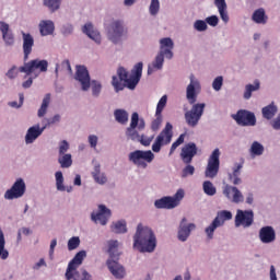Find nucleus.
<instances>
[{
  "label": "nucleus",
  "mask_w": 280,
  "mask_h": 280,
  "mask_svg": "<svg viewBox=\"0 0 280 280\" xmlns=\"http://www.w3.org/2000/svg\"><path fill=\"white\" fill-rule=\"evenodd\" d=\"M133 248L138 253H154L156 250V234L152 228L139 223L133 234Z\"/></svg>",
  "instance_id": "1"
},
{
  "label": "nucleus",
  "mask_w": 280,
  "mask_h": 280,
  "mask_svg": "<svg viewBox=\"0 0 280 280\" xmlns=\"http://www.w3.org/2000/svg\"><path fill=\"white\" fill-rule=\"evenodd\" d=\"M106 36L113 45H121L128 38V27L124 20H113L106 28Z\"/></svg>",
  "instance_id": "2"
},
{
  "label": "nucleus",
  "mask_w": 280,
  "mask_h": 280,
  "mask_svg": "<svg viewBox=\"0 0 280 280\" xmlns=\"http://www.w3.org/2000/svg\"><path fill=\"white\" fill-rule=\"evenodd\" d=\"M145 130V119L139 118V113L133 112L131 114L130 124L125 129V137L127 141H139V132H143Z\"/></svg>",
  "instance_id": "3"
},
{
  "label": "nucleus",
  "mask_w": 280,
  "mask_h": 280,
  "mask_svg": "<svg viewBox=\"0 0 280 280\" xmlns=\"http://www.w3.org/2000/svg\"><path fill=\"white\" fill-rule=\"evenodd\" d=\"M155 159L154 152L150 150H136L128 154L129 163H132L139 170H148V165Z\"/></svg>",
  "instance_id": "4"
},
{
  "label": "nucleus",
  "mask_w": 280,
  "mask_h": 280,
  "mask_svg": "<svg viewBox=\"0 0 280 280\" xmlns=\"http://www.w3.org/2000/svg\"><path fill=\"white\" fill-rule=\"evenodd\" d=\"M47 69H49V61L45 59H33L21 66L19 71L20 73H26L25 78H27V75L37 78L40 73H47Z\"/></svg>",
  "instance_id": "5"
},
{
  "label": "nucleus",
  "mask_w": 280,
  "mask_h": 280,
  "mask_svg": "<svg viewBox=\"0 0 280 280\" xmlns=\"http://www.w3.org/2000/svg\"><path fill=\"white\" fill-rule=\"evenodd\" d=\"M191 108L184 114L185 121L189 128H196L205 115V108L207 104L205 103H194L190 104Z\"/></svg>",
  "instance_id": "6"
},
{
  "label": "nucleus",
  "mask_w": 280,
  "mask_h": 280,
  "mask_svg": "<svg viewBox=\"0 0 280 280\" xmlns=\"http://www.w3.org/2000/svg\"><path fill=\"white\" fill-rule=\"evenodd\" d=\"M189 83L186 86V100L188 104H196L198 95L202 93V83L194 73L188 77Z\"/></svg>",
  "instance_id": "7"
},
{
  "label": "nucleus",
  "mask_w": 280,
  "mask_h": 280,
  "mask_svg": "<svg viewBox=\"0 0 280 280\" xmlns=\"http://www.w3.org/2000/svg\"><path fill=\"white\" fill-rule=\"evenodd\" d=\"M185 198V190L179 188L172 197H162L154 201L155 209H176L180 205V200Z\"/></svg>",
  "instance_id": "8"
},
{
  "label": "nucleus",
  "mask_w": 280,
  "mask_h": 280,
  "mask_svg": "<svg viewBox=\"0 0 280 280\" xmlns=\"http://www.w3.org/2000/svg\"><path fill=\"white\" fill-rule=\"evenodd\" d=\"M173 128L172 124L166 122L165 128L159 133L152 144V152L159 153L163 145H170L172 143V137H174L172 132Z\"/></svg>",
  "instance_id": "9"
},
{
  "label": "nucleus",
  "mask_w": 280,
  "mask_h": 280,
  "mask_svg": "<svg viewBox=\"0 0 280 280\" xmlns=\"http://www.w3.org/2000/svg\"><path fill=\"white\" fill-rule=\"evenodd\" d=\"M25 191H27V185L25 184V179L18 178L10 189L4 192L5 200H19V198H23L25 196Z\"/></svg>",
  "instance_id": "10"
},
{
  "label": "nucleus",
  "mask_w": 280,
  "mask_h": 280,
  "mask_svg": "<svg viewBox=\"0 0 280 280\" xmlns=\"http://www.w3.org/2000/svg\"><path fill=\"white\" fill-rule=\"evenodd\" d=\"M220 172V149H214L208 159L205 176L206 178H215Z\"/></svg>",
  "instance_id": "11"
},
{
  "label": "nucleus",
  "mask_w": 280,
  "mask_h": 280,
  "mask_svg": "<svg viewBox=\"0 0 280 280\" xmlns=\"http://www.w3.org/2000/svg\"><path fill=\"white\" fill-rule=\"evenodd\" d=\"M196 229H198L196 223L189 222V220L186 217L182 218V220L179 221V224L177 226L178 242H183V243L187 242V240H189V237H191V233H194V231H196Z\"/></svg>",
  "instance_id": "12"
},
{
  "label": "nucleus",
  "mask_w": 280,
  "mask_h": 280,
  "mask_svg": "<svg viewBox=\"0 0 280 280\" xmlns=\"http://www.w3.org/2000/svg\"><path fill=\"white\" fill-rule=\"evenodd\" d=\"M231 117L236 121L237 126H257V117L255 116V113L250 110L240 109L236 114H232Z\"/></svg>",
  "instance_id": "13"
},
{
  "label": "nucleus",
  "mask_w": 280,
  "mask_h": 280,
  "mask_svg": "<svg viewBox=\"0 0 280 280\" xmlns=\"http://www.w3.org/2000/svg\"><path fill=\"white\" fill-rule=\"evenodd\" d=\"M90 218L94 224L106 226V224H108V220L113 218V211L106 207V205H98L97 211H93Z\"/></svg>",
  "instance_id": "14"
},
{
  "label": "nucleus",
  "mask_w": 280,
  "mask_h": 280,
  "mask_svg": "<svg viewBox=\"0 0 280 280\" xmlns=\"http://www.w3.org/2000/svg\"><path fill=\"white\" fill-rule=\"evenodd\" d=\"M255 222V212L253 210H236L234 224L236 229L243 226V229H250Z\"/></svg>",
  "instance_id": "15"
},
{
  "label": "nucleus",
  "mask_w": 280,
  "mask_h": 280,
  "mask_svg": "<svg viewBox=\"0 0 280 280\" xmlns=\"http://www.w3.org/2000/svg\"><path fill=\"white\" fill-rule=\"evenodd\" d=\"M74 80L81 84V91L84 93L91 89V74L86 66H77Z\"/></svg>",
  "instance_id": "16"
},
{
  "label": "nucleus",
  "mask_w": 280,
  "mask_h": 280,
  "mask_svg": "<svg viewBox=\"0 0 280 280\" xmlns=\"http://www.w3.org/2000/svg\"><path fill=\"white\" fill-rule=\"evenodd\" d=\"M142 73L143 62H138L131 70L129 78L125 81V86L130 91H135L137 89V84L141 81Z\"/></svg>",
  "instance_id": "17"
},
{
  "label": "nucleus",
  "mask_w": 280,
  "mask_h": 280,
  "mask_svg": "<svg viewBox=\"0 0 280 280\" xmlns=\"http://www.w3.org/2000/svg\"><path fill=\"white\" fill-rule=\"evenodd\" d=\"M223 196L233 205H242L244 202V192L233 185L228 184L223 187Z\"/></svg>",
  "instance_id": "18"
},
{
  "label": "nucleus",
  "mask_w": 280,
  "mask_h": 280,
  "mask_svg": "<svg viewBox=\"0 0 280 280\" xmlns=\"http://www.w3.org/2000/svg\"><path fill=\"white\" fill-rule=\"evenodd\" d=\"M258 240L261 244H275L277 242V232L271 225L262 226L258 232Z\"/></svg>",
  "instance_id": "19"
},
{
  "label": "nucleus",
  "mask_w": 280,
  "mask_h": 280,
  "mask_svg": "<svg viewBox=\"0 0 280 280\" xmlns=\"http://www.w3.org/2000/svg\"><path fill=\"white\" fill-rule=\"evenodd\" d=\"M45 130H47V125L40 127V125L37 124L30 127L24 137L26 145H32V143H34V141H36V139H38V137H40L43 132H45Z\"/></svg>",
  "instance_id": "20"
},
{
  "label": "nucleus",
  "mask_w": 280,
  "mask_h": 280,
  "mask_svg": "<svg viewBox=\"0 0 280 280\" xmlns=\"http://www.w3.org/2000/svg\"><path fill=\"white\" fill-rule=\"evenodd\" d=\"M21 34L24 61L27 62V60H30V55L34 49V36L30 33H25L24 31H22Z\"/></svg>",
  "instance_id": "21"
},
{
  "label": "nucleus",
  "mask_w": 280,
  "mask_h": 280,
  "mask_svg": "<svg viewBox=\"0 0 280 280\" xmlns=\"http://www.w3.org/2000/svg\"><path fill=\"white\" fill-rule=\"evenodd\" d=\"M198 154V147H196V143L190 142L183 147L180 152V159L183 163L186 165H189L191 161H194V156Z\"/></svg>",
  "instance_id": "22"
},
{
  "label": "nucleus",
  "mask_w": 280,
  "mask_h": 280,
  "mask_svg": "<svg viewBox=\"0 0 280 280\" xmlns=\"http://www.w3.org/2000/svg\"><path fill=\"white\" fill-rule=\"evenodd\" d=\"M106 264L109 272L115 279L121 280L126 277V268H124L117 260L108 259Z\"/></svg>",
  "instance_id": "23"
},
{
  "label": "nucleus",
  "mask_w": 280,
  "mask_h": 280,
  "mask_svg": "<svg viewBox=\"0 0 280 280\" xmlns=\"http://www.w3.org/2000/svg\"><path fill=\"white\" fill-rule=\"evenodd\" d=\"M174 40L171 37H164L160 39V54H163L167 60L174 58Z\"/></svg>",
  "instance_id": "24"
},
{
  "label": "nucleus",
  "mask_w": 280,
  "mask_h": 280,
  "mask_svg": "<svg viewBox=\"0 0 280 280\" xmlns=\"http://www.w3.org/2000/svg\"><path fill=\"white\" fill-rule=\"evenodd\" d=\"M163 65H165V55L159 51L153 61L148 65V75H152V73L163 70Z\"/></svg>",
  "instance_id": "25"
},
{
  "label": "nucleus",
  "mask_w": 280,
  "mask_h": 280,
  "mask_svg": "<svg viewBox=\"0 0 280 280\" xmlns=\"http://www.w3.org/2000/svg\"><path fill=\"white\" fill-rule=\"evenodd\" d=\"M244 168V163H235L232 167V172L229 173V180L232 185H242V170Z\"/></svg>",
  "instance_id": "26"
},
{
  "label": "nucleus",
  "mask_w": 280,
  "mask_h": 280,
  "mask_svg": "<svg viewBox=\"0 0 280 280\" xmlns=\"http://www.w3.org/2000/svg\"><path fill=\"white\" fill-rule=\"evenodd\" d=\"M40 36H54L56 32V24L51 20H42L38 24Z\"/></svg>",
  "instance_id": "27"
},
{
  "label": "nucleus",
  "mask_w": 280,
  "mask_h": 280,
  "mask_svg": "<svg viewBox=\"0 0 280 280\" xmlns=\"http://www.w3.org/2000/svg\"><path fill=\"white\" fill-rule=\"evenodd\" d=\"M83 34H86L91 40H94L96 45H102V35L100 31L95 30V27L91 23H86L82 28Z\"/></svg>",
  "instance_id": "28"
},
{
  "label": "nucleus",
  "mask_w": 280,
  "mask_h": 280,
  "mask_svg": "<svg viewBox=\"0 0 280 280\" xmlns=\"http://www.w3.org/2000/svg\"><path fill=\"white\" fill-rule=\"evenodd\" d=\"M252 21L256 25H267L268 14H266V9L264 8L256 9L252 14Z\"/></svg>",
  "instance_id": "29"
},
{
  "label": "nucleus",
  "mask_w": 280,
  "mask_h": 280,
  "mask_svg": "<svg viewBox=\"0 0 280 280\" xmlns=\"http://www.w3.org/2000/svg\"><path fill=\"white\" fill-rule=\"evenodd\" d=\"M55 182L57 191H67V194L73 191V186H65V175H62V171L55 173Z\"/></svg>",
  "instance_id": "30"
},
{
  "label": "nucleus",
  "mask_w": 280,
  "mask_h": 280,
  "mask_svg": "<svg viewBox=\"0 0 280 280\" xmlns=\"http://www.w3.org/2000/svg\"><path fill=\"white\" fill-rule=\"evenodd\" d=\"M110 231L116 235H124L125 233H128V223L124 219L114 221L110 224Z\"/></svg>",
  "instance_id": "31"
},
{
  "label": "nucleus",
  "mask_w": 280,
  "mask_h": 280,
  "mask_svg": "<svg viewBox=\"0 0 280 280\" xmlns=\"http://www.w3.org/2000/svg\"><path fill=\"white\" fill-rule=\"evenodd\" d=\"M214 5L218 9L221 20L223 23H229V11H226V0H214Z\"/></svg>",
  "instance_id": "32"
},
{
  "label": "nucleus",
  "mask_w": 280,
  "mask_h": 280,
  "mask_svg": "<svg viewBox=\"0 0 280 280\" xmlns=\"http://www.w3.org/2000/svg\"><path fill=\"white\" fill-rule=\"evenodd\" d=\"M50 104H51V94L47 93V94H45V96L42 101V105L37 110V117L39 119H43V117H45V115H47V110H49Z\"/></svg>",
  "instance_id": "33"
},
{
  "label": "nucleus",
  "mask_w": 280,
  "mask_h": 280,
  "mask_svg": "<svg viewBox=\"0 0 280 280\" xmlns=\"http://www.w3.org/2000/svg\"><path fill=\"white\" fill-rule=\"evenodd\" d=\"M261 89V82L259 80H255L253 84H246L245 91L243 94L244 100H250L253 97V93L259 91Z\"/></svg>",
  "instance_id": "34"
},
{
  "label": "nucleus",
  "mask_w": 280,
  "mask_h": 280,
  "mask_svg": "<svg viewBox=\"0 0 280 280\" xmlns=\"http://www.w3.org/2000/svg\"><path fill=\"white\" fill-rule=\"evenodd\" d=\"M92 176L98 185H106V183H108V177H106V174L102 172L100 164L94 166Z\"/></svg>",
  "instance_id": "35"
},
{
  "label": "nucleus",
  "mask_w": 280,
  "mask_h": 280,
  "mask_svg": "<svg viewBox=\"0 0 280 280\" xmlns=\"http://www.w3.org/2000/svg\"><path fill=\"white\" fill-rule=\"evenodd\" d=\"M114 117L117 124H120V126H126L130 115L128 114V110L118 108L114 110Z\"/></svg>",
  "instance_id": "36"
},
{
  "label": "nucleus",
  "mask_w": 280,
  "mask_h": 280,
  "mask_svg": "<svg viewBox=\"0 0 280 280\" xmlns=\"http://www.w3.org/2000/svg\"><path fill=\"white\" fill-rule=\"evenodd\" d=\"M57 161L61 170H69V167L73 165V155H71V153H63L61 155H58Z\"/></svg>",
  "instance_id": "37"
},
{
  "label": "nucleus",
  "mask_w": 280,
  "mask_h": 280,
  "mask_svg": "<svg viewBox=\"0 0 280 280\" xmlns=\"http://www.w3.org/2000/svg\"><path fill=\"white\" fill-rule=\"evenodd\" d=\"M119 241L110 240L107 242V253H109L112 259H117L119 257Z\"/></svg>",
  "instance_id": "38"
},
{
  "label": "nucleus",
  "mask_w": 280,
  "mask_h": 280,
  "mask_svg": "<svg viewBox=\"0 0 280 280\" xmlns=\"http://www.w3.org/2000/svg\"><path fill=\"white\" fill-rule=\"evenodd\" d=\"M42 3L44 8H47L48 12H51V14H54L55 12H58V10H60V7L62 5V0H43Z\"/></svg>",
  "instance_id": "39"
},
{
  "label": "nucleus",
  "mask_w": 280,
  "mask_h": 280,
  "mask_svg": "<svg viewBox=\"0 0 280 280\" xmlns=\"http://www.w3.org/2000/svg\"><path fill=\"white\" fill-rule=\"evenodd\" d=\"M278 110H279V108L277 107V105H275V103H271V104L262 107L261 114L265 119L270 120L275 117V115H277Z\"/></svg>",
  "instance_id": "40"
},
{
  "label": "nucleus",
  "mask_w": 280,
  "mask_h": 280,
  "mask_svg": "<svg viewBox=\"0 0 280 280\" xmlns=\"http://www.w3.org/2000/svg\"><path fill=\"white\" fill-rule=\"evenodd\" d=\"M84 259H86V250H80L75 254V256L68 264V266H71L72 268H80Z\"/></svg>",
  "instance_id": "41"
},
{
  "label": "nucleus",
  "mask_w": 280,
  "mask_h": 280,
  "mask_svg": "<svg viewBox=\"0 0 280 280\" xmlns=\"http://www.w3.org/2000/svg\"><path fill=\"white\" fill-rule=\"evenodd\" d=\"M214 220L221 225L224 226V222L233 220V213L229 210H222L217 213Z\"/></svg>",
  "instance_id": "42"
},
{
  "label": "nucleus",
  "mask_w": 280,
  "mask_h": 280,
  "mask_svg": "<svg viewBox=\"0 0 280 280\" xmlns=\"http://www.w3.org/2000/svg\"><path fill=\"white\" fill-rule=\"evenodd\" d=\"M10 257V252L5 249V235L3 234V230L0 228V259L5 261Z\"/></svg>",
  "instance_id": "43"
},
{
  "label": "nucleus",
  "mask_w": 280,
  "mask_h": 280,
  "mask_svg": "<svg viewBox=\"0 0 280 280\" xmlns=\"http://www.w3.org/2000/svg\"><path fill=\"white\" fill-rule=\"evenodd\" d=\"M222 226L215 219L205 229V233L207 236V240H213V236L215 234V230L220 229Z\"/></svg>",
  "instance_id": "44"
},
{
  "label": "nucleus",
  "mask_w": 280,
  "mask_h": 280,
  "mask_svg": "<svg viewBox=\"0 0 280 280\" xmlns=\"http://www.w3.org/2000/svg\"><path fill=\"white\" fill-rule=\"evenodd\" d=\"M65 277L67 280H80V271H78V267L68 265Z\"/></svg>",
  "instance_id": "45"
},
{
  "label": "nucleus",
  "mask_w": 280,
  "mask_h": 280,
  "mask_svg": "<svg viewBox=\"0 0 280 280\" xmlns=\"http://www.w3.org/2000/svg\"><path fill=\"white\" fill-rule=\"evenodd\" d=\"M264 150H265L264 144H261L258 141H254L250 145L249 153L253 156H261V154H264Z\"/></svg>",
  "instance_id": "46"
},
{
  "label": "nucleus",
  "mask_w": 280,
  "mask_h": 280,
  "mask_svg": "<svg viewBox=\"0 0 280 280\" xmlns=\"http://www.w3.org/2000/svg\"><path fill=\"white\" fill-rule=\"evenodd\" d=\"M90 89L92 91V97H100L102 95V82L97 80L90 81Z\"/></svg>",
  "instance_id": "47"
},
{
  "label": "nucleus",
  "mask_w": 280,
  "mask_h": 280,
  "mask_svg": "<svg viewBox=\"0 0 280 280\" xmlns=\"http://www.w3.org/2000/svg\"><path fill=\"white\" fill-rule=\"evenodd\" d=\"M202 189H203V192L207 195V196H215L217 194V189H215V186H213V183H211L210 180H206L203 182L202 184Z\"/></svg>",
  "instance_id": "48"
},
{
  "label": "nucleus",
  "mask_w": 280,
  "mask_h": 280,
  "mask_svg": "<svg viewBox=\"0 0 280 280\" xmlns=\"http://www.w3.org/2000/svg\"><path fill=\"white\" fill-rule=\"evenodd\" d=\"M160 11H161V1L151 0L149 5V14L151 16H156V14H159Z\"/></svg>",
  "instance_id": "49"
},
{
  "label": "nucleus",
  "mask_w": 280,
  "mask_h": 280,
  "mask_svg": "<svg viewBox=\"0 0 280 280\" xmlns=\"http://www.w3.org/2000/svg\"><path fill=\"white\" fill-rule=\"evenodd\" d=\"M2 40L5 47H14V33H12V31H10L9 33H4V35H2Z\"/></svg>",
  "instance_id": "50"
},
{
  "label": "nucleus",
  "mask_w": 280,
  "mask_h": 280,
  "mask_svg": "<svg viewBox=\"0 0 280 280\" xmlns=\"http://www.w3.org/2000/svg\"><path fill=\"white\" fill-rule=\"evenodd\" d=\"M192 27L196 30V32H207V30H209L206 20H196L192 24Z\"/></svg>",
  "instance_id": "51"
},
{
  "label": "nucleus",
  "mask_w": 280,
  "mask_h": 280,
  "mask_svg": "<svg viewBox=\"0 0 280 280\" xmlns=\"http://www.w3.org/2000/svg\"><path fill=\"white\" fill-rule=\"evenodd\" d=\"M167 106V95H163L160 101L158 102L155 114L162 115L163 110H165V107Z\"/></svg>",
  "instance_id": "52"
},
{
  "label": "nucleus",
  "mask_w": 280,
  "mask_h": 280,
  "mask_svg": "<svg viewBox=\"0 0 280 280\" xmlns=\"http://www.w3.org/2000/svg\"><path fill=\"white\" fill-rule=\"evenodd\" d=\"M73 24L71 23H66L61 26L60 28V33L62 34V36H71L73 34Z\"/></svg>",
  "instance_id": "53"
},
{
  "label": "nucleus",
  "mask_w": 280,
  "mask_h": 280,
  "mask_svg": "<svg viewBox=\"0 0 280 280\" xmlns=\"http://www.w3.org/2000/svg\"><path fill=\"white\" fill-rule=\"evenodd\" d=\"M80 247V236H72L68 241V250H75Z\"/></svg>",
  "instance_id": "54"
},
{
  "label": "nucleus",
  "mask_w": 280,
  "mask_h": 280,
  "mask_svg": "<svg viewBox=\"0 0 280 280\" xmlns=\"http://www.w3.org/2000/svg\"><path fill=\"white\" fill-rule=\"evenodd\" d=\"M224 84V77L219 75L212 81L213 91H222V86Z\"/></svg>",
  "instance_id": "55"
},
{
  "label": "nucleus",
  "mask_w": 280,
  "mask_h": 280,
  "mask_svg": "<svg viewBox=\"0 0 280 280\" xmlns=\"http://www.w3.org/2000/svg\"><path fill=\"white\" fill-rule=\"evenodd\" d=\"M163 124V115H156L155 114V119L151 122V130H153L154 132H156V130H159V128H161V125Z\"/></svg>",
  "instance_id": "56"
},
{
  "label": "nucleus",
  "mask_w": 280,
  "mask_h": 280,
  "mask_svg": "<svg viewBox=\"0 0 280 280\" xmlns=\"http://www.w3.org/2000/svg\"><path fill=\"white\" fill-rule=\"evenodd\" d=\"M154 141V136L148 137L145 135L139 136V140H137L138 143H141V145H144V148L150 147V143Z\"/></svg>",
  "instance_id": "57"
},
{
  "label": "nucleus",
  "mask_w": 280,
  "mask_h": 280,
  "mask_svg": "<svg viewBox=\"0 0 280 280\" xmlns=\"http://www.w3.org/2000/svg\"><path fill=\"white\" fill-rule=\"evenodd\" d=\"M194 174H196V167H194V165L187 164L182 171V178L194 176Z\"/></svg>",
  "instance_id": "58"
},
{
  "label": "nucleus",
  "mask_w": 280,
  "mask_h": 280,
  "mask_svg": "<svg viewBox=\"0 0 280 280\" xmlns=\"http://www.w3.org/2000/svg\"><path fill=\"white\" fill-rule=\"evenodd\" d=\"M112 85L114 86L116 93H119V91H124V86H126V84L124 85L121 83V79L117 77H113Z\"/></svg>",
  "instance_id": "59"
},
{
  "label": "nucleus",
  "mask_w": 280,
  "mask_h": 280,
  "mask_svg": "<svg viewBox=\"0 0 280 280\" xmlns=\"http://www.w3.org/2000/svg\"><path fill=\"white\" fill-rule=\"evenodd\" d=\"M69 148L70 145L67 140H62L61 142H59L58 155L68 154L67 152H69Z\"/></svg>",
  "instance_id": "60"
},
{
  "label": "nucleus",
  "mask_w": 280,
  "mask_h": 280,
  "mask_svg": "<svg viewBox=\"0 0 280 280\" xmlns=\"http://www.w3.org/2000/svg\"><path fill=\"white\" fill-rule=\"evenodd\" d=\"M100 142V137L96 135H90L88 137V143L92 150H95L97 148V143Z\"/></svg>",
  "instance_id": "61"
},
{
  "label": "nucleus",
  "mask_w": 280,
  "mask_h": 280,
  "mask_svg": "<svg viewBox=\"0 0 280 280\" xmlns=\"http://www.w3.org/2000/svg\"><path fill=\"white\" fill-rule=\"evenodd\" d=\"M62 121V116L60 114H55L52 117L47 119L46 126H56Z\"/></svg>",
  "instance_id": "62"
},
{
  "label": "nucleus",
  "mask_w": 280,
  "mask_h": 280,
  "mask_svg": "<svg viewBox=\"0 0 280 280\" xmlns=\"http://www.w3.org/2000/svg\"><path fill=\"white\" fill-rule=\"evenodd\" d=\"M218 23H220V18H218V15L206 18V24L210 25V27H218Z\"/></svg>",
  "instance_id": "63"
},
{
  "label": "nucleus",
  "mask_w": 280,
  "mask_h": 280,
  "mask_svg": "<svg viewBox=\"0 0 280 280\" xmlns=\"http://www.w3.org/2000/svg\"><path fill=\"white\" fill-rule=\"evenodd\" d=\"M117 75H118L120 82H125L126 80H128L130 74L128 73V71L125 68H119L117 70Z\"/></svg>",
  "instance_id": "64"
}]
</instances>
